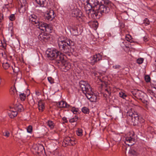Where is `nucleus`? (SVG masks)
<instances>
[{"label":"nucleus","instance_id":"f257e3e1","mask_svg":"<svg viewBox=\"0 0 156 156\" xmlns=\"http://www.w3.org/2000/svg\"><path fill=\"white\" fill-rule=\"evenodd\" d=\"M46 54L48 57L51 60H55L58 61V63L60 62L63 64V66L66 69L68 70L70 68L69 67L67 66L66 63H64L65 60L63 55L56 49H48L46 51Z\"/></svg>","mask_w":156,"mask_h":156},{"label":"nucleus","instance_id":"f03ea898","mask_svg":"<svg viewBox=\"0 0 156 156\" xmlns=\"http://www.w3.org/2000/svg\"><path fill=\"white\" fill-rule=\"evenodd\" d=\"M79 86L88 99L91 102H95L96 97L94 94L93 91L90 85L85 81L81 80L79 83Z\"/></svg>","mask_w":156,"mask_h":156},{"label":"nucleus","instance_id":"7ed1b4c3","mask_svg":"<svg viewBox=\"0 0 156 156\" xmlns=\"http://www.w3.org/2000/svg\"><path fill=\"white\" fill-rule=\"evenodd\" d=\"M58 44L60 50L69 55L73 51L74 42L70 40H58Z\"/></svg>","mask_w":156,"mask_h":156},{"label":"nucleus","instance_id":"20e7f679","mask_svg":"<svg viewBox=\"0 0 156 156\" xmlns=\"http://www.w3.org/2000/svg\"><path fill=\"white\" fill-rule=\"evenodd\" d=\"M127 115L131 117L132 125L135 126L138 124L140 121L139 116L136 112L131 109L130 110L127 112Z\"/></svg>","mask_w":156,"mask_h":156},{"label":"nucleus","instance_id":"39448f33","mask_svg":"<svg viewBox=\"0 0 156 156\" xmlns=\"http://www.w3.org/2000/svg\"><path fill=\"white\" fill-rule=\"evenodd\" d=\"M106 2L104 5H99L98 7V10L101 15L108 13L110 10L112 4L110 2Z\"/></svg>","mask_w":156,"mask_h":156},{"label":"nucleus","instance_id":"423d86ee","mask_svg":"<svg viewBox=\"0 0 156 156\" xmlns=\"http://www.w3.org/2000/svg\"><path fill=\"white\" fill-rule=\"evenodd\" d=\"M109 2L108 0H90L89 3L87 5V7L89 6L91 8L92 6L96 7V8L98 7L100 5H103L105 4L106 2Z\"/></svg>","mask_w":156,"mask_h":156},{"label":"nucleus","instance_id":"0eeeda50","mask_svg":"<svg viewBox=\"0 0 156 156\" xmlns=\"http://www.w3.org/2000/svg\"><path fill=\"white\" fill-rule=\"evenodd\" d=\"M72 15L73 16L76 17L80 21H83L85 18L82 15V12L79 9H74L72 11Z\"/></svg>","mask_w":156,"mask_h":156},{"label":"nucleus","instance_id":"6e6552de","mask_svg":"<svg viewBox=\"0 0 156 156\" xmlns=\"http://www.w3.org/2000/svg\"><path fill=\"white\" fill-rule=\"evenodd\" d=\"M96 7H94V9H87V10L89 11V15L93 19L99 18L101 14L100 13L98 9H95Z\"/></svg>","mask_w":156,"mask_h":156},{"label":"nucleus","instance_id":"1a4fd4ad","mask_svg":"<svg viewBox=\"0 0 156 156\" xmlns=\"http://www.w3.org/2000/svg\"><path fill=\"white\" fill-rule=\"evenodd\" d=\"M102 56L100 54L98 53L91 57L89 58L90 62L92 65L94 64L98 61L102 59Z\"/></svg>","mask_w":156,"mask_h":156},{"label":"nucleus","instance_id":"9d476101","mask_svg":"<svg viewBox=\"0 0 156 156\" xmlns=\"http://www.w3.org/2000/svg\"><path fill=\"white\" fill-rule=\"evenodd\" d=\"M135 140L134 137V135L132 136H128L126 138L125 143L129 146H132L135 142Z\"/></svg>","mask_w":156,"mask_h":156},{"label":"nucleus","instance_id":"9b49d317","mask_svg":"<svg viewBox=\"0 0 156 156\" xmlns=\"http://www.w3.org/2000/svg\"><path fill=\"white\" fill-rule=\"evenodd\" d=\"M54 13L53 10H50L49 12L47 13L45 15L46 20H47L48 21L52 20L55 17V15L54 14Z\"/></svg>","mask_w":156,"mask_h":156},{"label":"nucleus","instance_id":"f8f14e48","mask_svg":"<svg viewBox=\"0 0 156 156\" xmlns=\"http://www.w3.org/2000/svg\"><path fill=\"white\" fill-rule=\"evenodd\" d=\"M29 20L31 21L33 24H37L39 21V19L35 15L33 14L30 15L29 17Z\"/></svg>","mask_w":156,"mask_h":156},{"label":"nucleus","instance_id":"ddd939ff","mask_svg":"<svg viewBox=\"0 0 156 156\" xmlns=\"http://www.w3.org/2000/svg\"><path fill=\"white\" fill-rule=\"evenodd\" d=\"M36 26L40 30L44 31V29L46 26H47V24L43 22H41L39 21Z\"/></svg>","mask_w":156,"mask_h":156},{"label":"nucleus","instance_id":"4468645a","mask_svg":"<svg viewBox=\"0 0 156 156\" xmlns=\"http://www.w3.org/2000/svg\"><path fill=\"white\" fill-rule=\"evenodd\" d=\"M49 38V35L46 33L40 34L38 36V38L40 40H43L45 41L47 40Z\"/></svg>","mask_w":156,"mask_h":156},{"label":"nucleus","instance_id":"2eb2a0df","mask_svg":"<svg viewBox=\"0 0 156 156\" xmlns=\"http://www.w3.org/2000/svg\"><path fill=\"white\" fill-rule=\"evenodd\" d=\"M136 94V98L141 100L142 101L143 103H145V101L144 100V95H145L144 93L141 91L139 90Z\"/></svg>","mask_w":156,"mask_h":156},{"label":"nucleus","instance_id":"dca6fc26","mask_svg":"<svg viewBox=\"0 0 156 156\" xmlns=\"http://www.w3.org/2000/svg\"><path fill=\"white\" fill-rule=\"evenodd\" d=\"M70 106L65 101H61L59 102L58 104V107L60 108H69Z\"/></svg>","mask_w":156,"mask_h":156},{"label":"nucleus","instance_id":"f3484780","mask_svg":"<svg viewBox=\"0 0 156 156\" xmlns=\"http://www.w3.org/2000/svg\"><path fill=\"white\" fill-rule=\"evenodd\" d=\"M53 28L50 24H47V26H46L44 29V31L47 32L48 33H51L52 32Z\"/></svg>","mask_w":156,"mask_h":156},{"label":"nucleus","instance_id":"a211bd4d","mask_svg":"<svg viewBox=\"0 0 156 156\" xmlns=\"http://www.w3.org/2000/svg\"><path fill=\"white\" fill-rule=\"evenodd\" d=\"M45 152V151L44 147L41 145H38V151H37V154L39 155L41 153Z\"/></svg>","mask_w":156,"mask_h":156},{"label":"nucleus","instance_id":"6ab92c4d","mask_svg":"<svg viewBox=\"0 0 156 156\" xmlns=\"http://www.w3.org/2000/svg\"><path fill=\"white\" fill-rule=\"evenodd\" d=\"M35 1L41 6L42 7L45 6L46 0H35Z\"/></svg>","mask_w":156,"mask_h":156},{"label":"nucleus","instance_id":"aec40b11","mask_svg":"<svg viewBox=\"0 0 156 156\" xmlns=\"http://www.w3.org/2000/svg\"><path fill=\"white\" fill-rule=\"evenodd\" d=\"M121 137L119 134L116 135L113 137V139L115 142H119L121 140Z\"/></svg>","mask_w":156,"mask_h":156},{"label":"nucleus","instance_id":"412c9836","mask_svg":"<svg viewBox=\"0 0 156 156\" xmlns=\"http://www.w3.org/2000/svg\"><path fill=\"white\" fill-rule=\"evenodd\" d=\"M38 108L40 111H43L44 108V103L41 101L39 102Z\"/></svg>","mask_w":156,"mask_h":156},{"label":"nucleus","instance_id":"4be33fe9","mask_svg":"<svg viewBox=\"0 0 156 156\" xmlns=\"http://www.w3.org/2000/svg\"><path fill=\"white\" fill-rule=\"evenodd\" d=\"M66 141L68 142V145H73L75 144L74 142V140H72L70 139V138L69 137L66 139Z\"/></svg>","mask_w":156,"mask_h":156},{"label":"nucleus","instance_id":"5701e85b","mask_svg":"<svg viewBox=\"0 0 156 156\" xmlns=\"http://www.w3.org/2000/svg\"><path fill=\"white\" fill-rule=\"evenodd\" d=\"M73 32V34L75 36H77L78 35L77 31V28L76 27H74L71 28V30Z\"/></svg>","mask_w":156,"mask_h":156},{"label":"nucleus","instance_id":"b1692460","mask_svg":"<svg viewBox=\"0 0 156 156\" xmlns=\"http://www.w3.org/2000/svg\"><path fill=\"white\" fill-rule=\"evenodd\" d=\"M47 124L51 129L54 128V124L52 121L49 120L47 122Z\"/></svg>","mask_w":156,"mask_h":156},{"label":"nucleus","instance_id":"393cba45","mask_svg":"<svg viewBox=\"0 0 156 156\" xmlns=\"http://www.w3.org/2000/svg\"><path fill=\"white\" fill-rule=\"evenodd\" d=\"M82 111L84 114H87L89 113V109L87 107H84L82 108Z\"/></svg>","mask_w":156,"mask_h":156},{"label":"nucleus","instance_id":"a878e982","mask_svg":"<svg viewBox=\"0 0 156 156\" xmlns=\"http://www.w3.org/2000/svg\"><path fill=\"white\" fill-rule=\"evenodd\" d=\"M16 92L17 91L14 87H11L10 90V93L12 95H15L16 93Z\"/></svg>","mask_w":156,"mask_h":156},{"label":"nucleus","instance_id":"bb28decb","mask_svg":"<svg viewBox=\"0 0 156 156\" xmlns=\"http://www.w3.org/2000/svg\"><path fill=\"white\" fill-rule=\"evenodd\" d=\"M38 145H34L32 147V151L34 153H37V151H38Z\"/></svg>","mask_w":156,"mask_h":156},{"label":"nucleus","instance_id":"cd10ccee","mask_svg":"<svg viewBox=\"0 0 156 156\" xmlns=\"http://www.w3.org/2000/svg\"><path fill=\"white\" fill-rule=\"evenodd\" d=\"M11 112V115H10V117L11 118H13L14 117L17 116V112L16 111H14L12 110H10Z\"/></svg>","mask_w":156,"mask_h":156},{"label":"nucleus","instance_id":"c85d7f7f","mask_svg":"<svg viewBox=\"0 0 156 156\" xmlns=\"http://www.w3.org/2000/svg\"><path fill=\"white\" fill-rule=\"evenodd\" d=\"M78 120V117L77 115H75L74 117L70 119L69 120V121L70 123H73L75 122H76Z\"/></svg>","mask_w":156,"mask_h":156},{"label":"nucleus","instance_id":"c756f323","mask_svg":"<svg viewBox=\"0 0 156 156\" xmlns=\"http://www.w3.org/2000/svg\"><path fill=\"white\" fill-rule=\"evenodd\" d=\"M129 153L133 155H137V153L136 151L132 149H131L129 150Z\"/></svg>","mask_w":156,"mask_h":156},{"label":"nucleus","instance_id":"7c9ffc66","mask_svg":"<svg viewBox=\"0 0 156 156\" xmlns=\"http://www.w3.org/2000/svg\"><path fill=\"white\" fill-rule=\"evenodd\" d=\"M3 136L6 137H9L10 136L9 132L7 130H5L4 132H2Z\"/></svg>","mask_w":156,"mask_h":156},{"label":"nucleus","instance_id":"2f4dec72","mask_svg":"<svg viewBox=\"0 0 156 156\" xmlns=\"http://www.w3.org/2000/svg\"><path fill=\"white\" fill-rule=\"evenodd\" d=\"M83 130L82 129H78L76 130V134L78 136H82Z\"/></svg>","mask_w":156,"mask_h":156},{"label":"nucleus","instance_id":"473e14b6","mask_svg":"<svg viewBox=\"0 0 156 156\" xmlns=\"http://www.w3.org/2000/svg\"><path fill=\"white\" fill-rule=\"evenodd\" d=\"M2 66L5 69H7L9 67V64L7 62L3 63Z\"/></svg>","mask_w":156,"mask_h":156},{"label":"nucleus","instance_id":"72a5a7b5","mask_svg":"<svg viewBox=\"0 0 156 156\" xmlns=\"http://www.w3.org/2000/svg\"><path fill=\"white\" fill-rule=\"evenodd\" d=\"M19 96L21 101H24L25 100L26 96L24 93L20 94Z\"/></svg>","mask_w":156,"mask_h":156},{"label":"nucleus","instance_id":"f704fd0d","mask_svg":"<svg viewBox=\"0 0 156 156\" xmlns=\"http://www.w3.org/2000/svg\"><path fill=\"white\" fill-rule=\"evenodd\" d=\"M119 96L122 98L123 99H125L127 97L126 95L124 93L121 92L119 93Z\"/></svg>","mask_w":156,"mask_h":156},{"label":"nucleus","instance_id":"c9c22d12","mask_svg":"<svg viewBox=\"0 0 156 156\" xmlns=\"http://www.w3.org/2000/svg\"><path fill=\"white\" fill-rule=\"evenodd\" d=\"M144 59L143 58H138L136 62L138 64H141L143 62Z\"/></svg>","mask_w":156,"mask_h":156},{"label":"nucleus","instance_id":"e433bc0d","mask_svg":"<svg viewBox=\"0 0 156 156\" xmlns=\"http://www.w3.org/2000/svg\"><path fill=\"white\" fill-rule=\"evenodd\" d=\"M21 7H23L24 6H26L27 5V1L26 0H22L21 1Z\"/></svg>","mask_w":156,"mask_h":156},{"label":"nucleus","instance_id":"4c0bfd02","mask_svg":"<svg viewBox=\"0 0 156 156\" xmlns=\"http://www.w3.org/2000/svg\"><path fill=\"white\" fill-rule=\"evenodd\" d=\"M145 80L147 82H149L151 80L150 76L148 75H146L144 77Z\"/></svg>","mask_w":156,"mask_h":156},{"label":"nucleus","instance_id":"58836bf2","mask_svg":"<svg viewBox=\"0 0 156 156\" xmlns=\"http://www.w3.org/2000/svg\"><path fill=\"white\" fill-rule=\"evenodd\" d=\"M16 108L17 110L19 111H21L22 108V106L21 105L19 104L17 105L16 106Z\"/></svg>","mask_w":156,"mask_h":156},{"label":"nucleus","instance_id":"ea45409f","mask_svg":"<svg viewBox=\"0 0 156 156\" xmlns=\"http://www.w3.org/2000/svg\"><path fill=\"white\" fill-rule=\"evenodd\" d=\"M72 112L75 114H76V113L78 112L79 110L77 108H75L73 107L72 109Z\"/></svg>","mask_w":156,"mask_h":156},{"label":"nucleus","instance_id":"a19ab883","mask_svg":"<svg viewBox=\"0 0 156 156\" xmlns=\"http://www.w3.org/2000/svg\"><path fill=\"white\" fill-rule=\"evenodd\" d=\"M9 19L11 21H13L15 19V15L12 14H11L9 17Z\"/></svg>","mask_w":156,"mask_h":156},{"label":"nucleus","instance_id":"79ce46f5","mask_svg":"<svg viewBox=\"0 0 156 156\" xmlns=\"http://www.w3.org/2000/svg\"><path fill=\"white\" fill-rule=\"evenodd\" d=\"M27 129L28 132L30 133L32 132V127L31 126H29L27 127Z\"/></svg>","mask_w":156,"mask_h":156},{"label":"nucleus","instance_id":"37998d69","mask_svg":"<svg viewBox=\"0 0 156 156\" xmlns=\"http://www.w3.org/2000/svg\"><path fill=\"white\" fill-rule=\"evenodd\" d=\"M139 90H134L133 91H132L131 92V93H132L133 95L136 98V94H137V92L139 91Z\"/></svg>","mask_w":156,"mask_h":156},{"label":"nucleus","instance_id":"c03bdc74","mask_svg":"<svg viewBox=\"0 0 156 156\" xmlns=\"http://www.w3.org/2000/svg\"><path fill=\"white\" fill-rule=\"evenodd\" d=\"M49 82L51 83L52 84L54 83V79L51 77H48V78Z\"/></svg>","mask_w":156,"mask_h":156},{"label":"nucleus","instance_id":"a18cd8bd","mask_svg":"<svg viewBox=\"0 0 156 156\" xmlns=\"http://www.w3.org/2000/svg\"><path fill=\"white\" fill-rule=\"evenodd\" d=\"M12 68L13 72L15 73H17L19 71V68L17 67H15L14 68L13 67H12Z\"/></svg>","mask_w":156,"mask_h":156},{"label":"nucleus","instance_id":"49530a36","mask_svg":"<svg viewBox=\"0 0 156 156\" xmlns=\"http://www.w3.org/2000/svg\"><path fill=\"white\" fill-rule=\"evenodd\" d=\"M105 91H106L107 93V94H108L109 96H110L111 94V93L110 91V89L107 87L105 89Z\"/></svg>","mask_w":156,"mask_h":156},{"label":"nucleus","instance_id":"de8ad7c7","mask_svg":"<svg viewBox=\"0 0 156 156\" xmlns=\"http://www.w3.org/2000/svg\"><path fill=\"white\" fill-rule=\"evenodd\" d=\"M121 67V66L119 65H116L113 66V68L116 69H119Z\"/></svg>","mask_w":156,"mask_h":156},{"label":"nucleus","instance_id":"09e8293b","mask_svg":"<svg viewBox=\"0 0 156 156\" xmlns=\"http://www.w3.org/2000/svg\"><path fill=\"white\" fill-rule=\"evenodd\" d=\"M93 27H94L95 28H97L98 27V23L96 22L95 23H93L92 24Z\"/></svg>","mask_w":156,"mask_h":156},{"label":"nucleus","instance_id":"8fccbe9b","mask_svg":"<svg viewBox=\"0 0 156 156\" xmlns=\"http://www.w3.org/2000/svg\"><path fill=\"white\" fill-rule=\"evenodd\" d=\"M62 119L63 121H64V123H67L68 122V120L67 118L65 117H63L62 118Z\"/></svg>","mask_w":156,"mask_h":156},{"label":"nucleus","instance_id":"3c124183","mask_svg":"<svg viewBox=\"0 0 156 156\" xmlns=\"http://www.w3.org/2000/svg\"><path fill=\"white\" fill-rule=\"evenodd\" d=\"M139 120H140V121H139L140 122L143 123L144 122V119H143L141 117H139Z\"/></svg>","mask_w":156,"mask_h":156},{"label":"nucleus","instance_id":"603ef678","mask_svg":"<svg viewBox=\"0 0 156 156\" xmlns=\"http://www.w3.org/2000/svg\"><path fill=\"white\" fill-rule=\"evenodd\" d=\"M3 18V16L2 14L0 13V20H2Z\"/></svg>","mask_w":156,"mask_h":156},{"label":"nucleus","instance_id":"864d4df0","mask_svg":"<svg viewBox=\"0 0 156 156\" xmlns=\"http://www.w3.org/2000/svg\"><path fill=\"white\" fill-rule=\"evenodd\" d=\"M144 40L145 41H147V37H144Z\"/></svg>","mask_w":156,"mask_h":156},{"label":"nucleus","instance_id":"5fc2aeb1","mask_svg":"<svg viewBox=\"0 0 156 156\" xmlns=\"http://www.w3.org/2000/svg\"><path fill=\"white\" fill-rule=\"evenodd\" d=\"M153 85L154 86V87L156 89V81L154 83Z\"/></svg>","mask_w":156,"mask_h":156},{"label":"nucleus","instance_id":"6e6d98bb","mask_svg":"<svg viewBox=\"0 0 156 156\" xmlns=\"http://www.w3.org/2000/svg\"><path fill=\"white\" fill-rule=\"evenodd\" d=\"M36 94L38 96L40 95V93L38 91H36Z\"/></svg>","mask_w":156,"mask_h":156},{"label":"nucleus","instance_id":"4d7b16f0","mask_svg":"<svg viewBox=\"0 0 156 156\" xmlns=\"http://www.w3.org/2000/svg\"><path fill=\"white\" fill-rule=\"evenodd\" d=\"M126 39L127 41H129V40H130L129 38L127 37H126Z\"/></svg>","mask_w":156,"mask_h":156},{"label":"nucleus","instance_id":"13d9d810","mask_svg":"<svg viewBox=\"0 0 156 156\" xmlns=\"http://www.w3.org/2000/svg\"><path fill=\"white\" fill-rule=\"evenodd\" d=\"M147 23V24H149V23Z\"/></svg>","mask_w":156,"mask_h":156}]
</instances>
